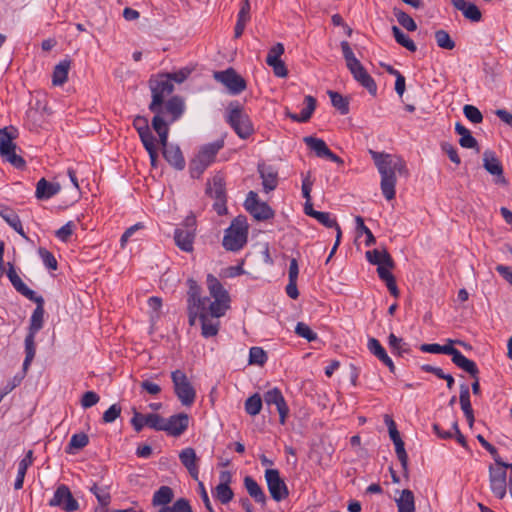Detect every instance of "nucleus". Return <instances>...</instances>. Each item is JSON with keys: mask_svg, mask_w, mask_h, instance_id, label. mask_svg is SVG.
Returning a JSON list of instances; mask_svg holds the SVG:
<instances>
[{"mask_svg": "<svg viewBox=\"0 0 512 512\" xmlns=\"http://www.w3.org/2000/svg\"><path fill=\"white\" fill-rule=\"evenodd\" d=\"M18 136V130H0V155L11 165L18 169L25 167V160L16 154V144L14 140Z\"/></svg>", "mask_w": 512, "mask_h": 512, "instance_id": "obj_7", "label": "nucleus"}, {"mask_svg": "<svg viewBox=\"0 0 512 512\" xmlns=\"http://www.w3.org/2000/svg\"><path fill=\"white\" fill-rule=\"evenodd\" d=\"M248 223L243 215L234 218L230 226L225 230L223 247L228 251H239L247 242Z\"/></svg>", "mask_w": 512, "mask_h": 512, "instance_id": "obj_6", "label": "nucleus"}, {"mask_svg": "<svg viewBox=\"0 0 512 512\" xmlns=\"http://www.w3.org/2000/svg\"><path fill=\"white\" fill-rule=\"evenodd\" d=\"M452 362L460 369L469 373L472 377H476L479 373L476 363L465 357L461 352L452 359Z\"/></svg>", "mask_w": 512, "mask_h": 512, "instance_id": "obj_43", "label": "nucleus"}, {"mask_svg": "<svg viewBox=\"0 0 512 512\" xmlns=\"http://www.w3.org/2000/svg\"><path fill=\"white\" fill-rule=\"evenodd\" d=\"M264 401L267 405H275L279 413V422L283 425L289 415L287 403L278 388L268 390L264 394Z\"/></svg>", "mask_w": 512, "mask_h": 512, "instance_id": "obj_18", "label": "nucleus"}, {"mask_svg": "<svg viewBox=\"0 0 512 512\" xmlns=\"http://www.w3.org/2000/svg\"><path fill=\"white\" fill-rule=\"evenodd\" d=\"M184 110L185 104L182 98L179 96L170 98L157 108V111H152L155 114L152 119V128H167L183 115Z\"/></svg>", "mask_w": 512, "mask_h": 512, "instance_id": "obj_4", "label": "nucleus"}, {"mask_svg": "<svg viewBox=\"0 0 512 512\" xmlns=\"http://www.w3.org/2000/svg\"><path fill=\"white\" fill-rule=\"evenodd\" d=\"M174 498L173 490L169 486H161L153 494L152 505L154 507H170L169 505Z\"/></svg>", "mask_w": 512, "mask_h": 512, "instance_id": "obj_34", "label": "nucleus"}, {"mask_svg": "<svg viewBox=\"0 0 512 512\" xmlns=\"http://www.w3.org/2000/svg\"><path fill=\"white\" fill-rule=\"evenodd\" d=\"M355 222L358 235L360 233H364V235H366L365 245L368 247L374 245L376 243V239L371 230L365 225L363 218L361 216H356Z\"/></svg>", "mask_w": 512, "mask_h": 512, "instance_id": "obj_52", "label": "nucleus"}, {"mask_svg": "<svg viewBox=\"0 0 512 512\" xmlns=\"http://www.w3.org/2000/svg\"><path fill=\"white\" fill-rule=\"evenodd\" d=\"M70 65L71 63L69 60H63L55 66L52 75L53 85L61 86L67 81Z\"/></svg>", "mask_w": 512, "mask_h": 512, "instance_id": "obj_41", "label": "nucleus"}, {"mask_svg": "<svg viewBox=\"0 0 512 512\" xmlns=\"http://www.w3.org/2000/svg\"><path fill=\"white\" fill-rule=\"evenodd\" d=\"M393 268L394 267H388L387 265L383 264L377 267V273L379 278L386 283V286L391 295L397 298L399 296V289L397 287L395 277L390 272V270Z\"/></svg>", "mask_w": 512, "mask_h": 512, "instance_id": "obj_33", "label": "nucleus"}, {"mask_svg": "<svg viewBox=\"0 0 512 512\" xmlns=\"http://www.w3.org/2000/svg\"><path fill=\"white\" fill-rule=\"evenodd\" d=\"M395 501L398 512H415V498L411 490H402L400 496Z\"/></svg>", "mask_w": 512, "mask_h": 512, "instance_id": "obj_36", "label": "nucleus"}, {"mask_svg": "<svg viewBox=\"0 0 512 512\" xmlns=\"http://www.w3.org/2000/svg\"><path fill=\"white\" fill-rule=\"evenodd\" d=\"M0 215L8 223L10 227H12L23 238L27 239V236L22 226V222L19 216L14 211L6 209L5 211L0 212Z\"/></svg>", "mask_w": 512, "mask_h": 512, "instance_id": "obj_44", "label": "nucleus"}, {"mask_svg": "<svg viewBox=\"0 0 512 512\" xmlns=\"http://www.w3.org/2000/svg\"><path fill=\"white\" fill-rule=\"evenodd\" d=\"M340 46L347 68L353 75L354 79L366 88L370 94L375 95L377 92V85L360 61L355 57L350 44L347 41H342Z\"/></svg>", "mask_w": 512, "mask_h": 512, "instance_id": "obj_3", "label": "nucleus"}, {"mask_svg": "<svg viewBox=\"0 0 512 512\" xmlns=\"http://www.w3.org/2000/svg\"><path fill=\"white\" fill-rule=\"evenodd\" d=\"M188 314L189 324L191 326L195 324L196 318L198 316L201 318V320H203L205 316L209 315V313L207 312V306L196 304H188Z\"/></svg>", "mask_w": 512, "mask_h": 512, "instance_id": "obj_55", "label": "nucleus"}, {"mask_svg": "<svg viewBox=\"0 0 512 512\" xmlns=\"http://www.w3.org/2000/svg\"><path fill=\"white\" fill-rule=\"evenodd\" d=\"M367 260L373 265H387L388 267H394V261L387 250L379 251L377 249L366 252Z\"/></svg>", "mask_w": 512, "mask_h": 512, "instance_id": "obj_37", "label": "nucleus"}, {"mask_svg": "<svg viewBox=\"0 0 512 512\" xmlns=\"http://www.w3.org/2000/svg\"><path fill=\"white\" fill-rule=\"evenodd\" d=\"M224 147V140L219 139L213 143L201 146L189 164L192 178H199L204 171L215 161L216 155Z\"/></svg>", "mask_w": 512, "mask_h": 512, "instance_id": "obj_5", "label": "nucleus"}, {"mask_svg": "<svg viewBox=\"0 0 512 512\" xmlns=\"http://www.w3.org/2000/svg\"><path fill=\"white\" fill-rule=\"evenodd\" d=\"M267 361V354L261 347H252L249 351V363L264 365Z\"/></svg>", "mask_w": 512, "mask_h": 512, "instance_id": "obj_57", "label": "nucleus"}, {"mask_svg": "<svg viewBox=\"0 0 512 512\" xmlns=\"http://www.w3.org/2000/svg\"><path fill=\"white\" fill-rule=\"evenodd\" d=\"M367 348L371 354L377 357L383 364H385L390 372H395V365L392 359L388 356L386 350L376 338H369Z\"/></svg>", "mask_w": 512, "mask_h": 512, "instance_id": "obj_28", "label": "nucleus"}, {"mask_svg": "<svg viewBox=\"0 0 512 512\" xmlns=\"http://www.w3.org/2000/svg\"><path fill=\"white\" fill-rule=\"evenodd\" d=\"M36 353V347H35V335L34 334H27L25 338V359L23 362V371L24 373L28 370L31 362L33 361Z\"/></svg>", "mask_w": 512, "mask_h": 512, "instance_id": "obj_45", "label": "nucleus"}, {"mask_svg": "<svg viewBox=\"0 0 512 512\" xmlns=\"http://www.w3.org/2000/svg\"><path fill=\"white\" fill-rule=\"evenodd\" d=\"M258 172L262 179L263 189L266 193L276 189L278 185V173L273 167L265 164H259Z\"/></svg>", "mask_w": 512, "mask_h": 512, "instance_id": "obj_26", "label": "nucleus"}, {"mask_svg": "<svg viewBox=\"0 0 512 512\" xmlns=\"http://www.w3.org/2000/svg\"><path fill=\"white\" fill-rule=\"evenodd\" d=\"M262 398L258 393L253 394L246 399L244 407L245 411L250 416H256L262 409Z\"/></svg>", "mask_w": 512, "mask_h": 512, "instance_id": "obj_48", "label": "nucleus"}, {"mask_svg": "<svg viewBox=\"0 0 512 512\" xmlns=\"http://www.w3.org/2000/svg\"><path fill=\"white\" fill-rule=\"evenodd\" d=\"M226 119L231 128H251L252 123L239 104L231 103L227 109Z\"/></svg>", "mask_w": 512, "mask_h": 512, "instance_id": "obj_20", "label": "nucleus"}, {"mask_svg": "<svg viewBox=\"0 0 512 512\" xmlns=\"http://www.w3.org/2000/svg\"><path fill=\"white\" fill-rule=\"evenodd\" d=\"M295 333L309 342L317 339V334L313 332L311 328L303 322L297 323L295 327Z\"/></svg>", "mask_w": 512, "mask_h": 512, "instance_id": "obj_59", "label": "nucleus"}, {"mask_svg": "<svg viewBox=\"0 0 512 512\" xmlns=\"http://www.w3.org/2000/svg\"><path fill=\"white\" fill-rule=\"evenodd\" d=\"M60 190L59 183H51L45 178H41L36 184L35 196L39 200H47L59 193Z\"/></svg>", "mask_w": 512, "mask_h": 512, "instance_id": "obj_30", "label": "nucleus"}, {"mask_svg": "<svg viewBox=\"0 0 512 512\" xmlns=\"http://www.w3.org/2000/svg\"><path fill=\"white\" fill-rule=\"evenodd\" d=\"M389 346L396 351L399 355L409 352V345L398 338L395 334L391 333L388 337Z\"/></svg>", "mask_w": 512, "mask_h": 512, "instance_id": "obj_56", "label": "nucleus"}, {"mask_svg": "<svg viewBox=\"0 0 512 512\" xmlns=\"http://www.w3.org/2000/svg\"><path fill=\"white\" fill-rule=\"evenodd\" d=\"M319 223H321L322 225L328 227V228H335L336 229V232L338 233V228H340V226L338 225L337 221L335 218H332L330 213L328 212H318V213H315V217H314Z\"/></svg>", "mask_w": 512, "mask_h": 512, "instance_id": "obj_62", "label": "nucleus"}, {"mask_svg": "<svg viewBox=\"0 0 512 512\" xmlns=\"http://www.w3.org/2000/svg\"><path fill=\"white\" fill-rule=\"evenodd\" d=\"M283 53V44L277 43L270 48L266 58V63L273 69V72L277 77H286L288 74L285 63L281 60Z\"/></svg>", "mask_w": 512, "mask_h": 512, "instance_id": "obj_17", "label": "nucleus"}, {"mask_svg": "<svg viewBox=\"0 0 512 512\" xmlns=\"http://www.w3.org/2000/svg\"><path fill=\"white\" fill-rule=\"evenodd\" d=\"M33 463V451L29 450L25 457L19 462L17 477L14 483V488L19 490L23 487L24 478L29 466Z\"/></svg>", "mask_w": 512, "mask_h": 512, "instance_id": "obj_39", "label": "nucleus"}, {"mask_svg": "<svg viewBox=\"0 0 512 512\" xmlns=\"http://www.w3.org/2000/svg\"><path fill=\"white\" fill-rule=\"evenodd\" d=\"M146 151H159L168 140V130H137Z\"/></svg>", "mask_w": 512, "mask_h": 512, "instance_id": "obj_14", "label": "nucleus"}, {"mask_svg": "<svg viewBox=\"0 0 512 512\" xmlns=\"http://www.w3.org/2000/svg\"><path fill=\"white\" fill-rule=\"evenodd\" d=\"M393 36L398 44L405 47L407 50L411 52H415L417 50L416 44L414 41L407 36L404 32L401 31L397 26L392 27Z\"/></svg>", "mask_w": 512, "mask_h": 512, "instance_id": "obj_47", "label": "nucleus"}, {"mask_svg": "<svg viewBox=\"0 0 512 512\" xmlns=\"http://www.w3.org/2000/svg\"><path fill=\"white\" fill-rule=\"evenodd\" d=\"M244 486L249 496L253 498L257 503L262 505L266 504L267 497L263 489L251 476H246L244 478Z\"/></svg>", "mask_w": 512, "mask_h": 512, "instance_id": "obj_32", "label": "nucleus"}, {"mask_svg": "<svg viewBox=\"0 0 512 512\" xmlns=\"http://www.w3.org/2000/svg\"><path fill=\"white\" fill-rule=\"evenodd\" d=\"M122 408L119 404L111 405L102 416V421L105 424L113 423L121 414Z\"/></svg>", "mask_w": 512, "mask_h": 512, "instance_id": "obj_63", "label": "nucleus"}, {"mask_svg": "<svg viewBox=\"0 0 512 512\" xmlns=\"http://www.w3.org/2000/svg\"><path fill=\"white\" fill-rule=\"evenodd\" d=\"M89 443V438L85 433H78L72 435L69 445L66 449V452L69 454L74 453V449L79 450L87 446Z\"/></svg>", "mask_w": 512, "mask_h": 512, "instance_id": "obj_50", "label": "nucleus"}, {"mask_svg": "<svg viewBox=\"0 0 512 512\" xmlns=\"http://www.w3.org/2000/svg\"><path fill=\"white\" fill-rule=\"evenodd\" d=\"M163 423L164 418L159 414L150 413L144 415L136 411V409H133V417L131 419V424L136 432H140L145 426L156 431H161Z\"/></svg>", "mask_w": 512, "mask_h": 512, "instance_id": "obj_16", "label": "nucleus"}, {"mask_svg": "<svg viewBox=\"0 0 512 512\" xmlns=\"http://www.w3.org/2000/svg\"><path fill=\"white\" fill-rule=\"evenodd\" d=\"M331 103L341 114H347L349 112V100L338 92L328 91Z\"/></svg>", "mask_w": 512, "mask_h": 512, "instance_id": "obj_46", "label": "nucleus"}, {"mask_svg": "<svg viewBox=\"0 0 512 512\" xmlns=\"http://www.w3.org/2000/svg\"><path fill=\"white\" fill-rule=\"evenodd\" d=\"M159 512H193V510L187 499L179 498L170 507L160 508Z\"/></svg>", "mask_w": 512, "mask_h": 512, "instance_id": "obj_53", "label": "nucleus"}, {"mask_svg": "<svg viewBox=\"0 0 512 512\" xmlns=\"http://www.w3.org/2000/svg\"><path fill=\"white\" fill-rule=\"evenodd\" d=\"M31 301L35 302L37 304L35 310L32 313V316L30 318V325H29V334L36 335L38 331H40L43 327V318H44V299L42 296H36L34 299H31Z\"/></svg>", "mask_w": 512, "mask_h": 512, "instance_id": "obj_27", "label": "nucleus"}, {"mask_svg": "<svg viewBox=\"0 0 512 512\" xmlns=\"http://www.w3.org/2000/svg\"><path fill=\"white\" fill-rule=\"evenodd\" d=\"M187 285L189 288L187 293V304L207 306L208 298L201 297V287L198 285V283L194 279L190 278L187 280Z\"/></svg>", "mask_w": 512, "mask_h": 512, "instance_id": "obj_35", "label": "nucleus"}, {"mask_svg": "<svg viewBox=\"0 0 512 512\" xmlns=\"http://www.w3.org/2000/svg\"><path fill=\"white\" fill-rule=\"evenodd\" d=\"M49 506L60 507L66 512H74L79 508L77 500L73 497L70 489L64 484L57 487L49 501Z\"/></svg>", "mask_w": 512, "mask_h": 512, "instance_id": "obj_13", "label": "nucleus"}, {"mask_svg": "<svg viewBox=\"0 0 512 512\" xmlns=\"http://www.w3.org/2000/svg\"><path fill=\"white\" fill-rule=\"evenodd\" d=\"M214 78L222 83L232 94H239L246 88L245 80L232 68L215 72Z\"/></svg>", "mask_w": 512, "mask_h": 512, "instance_id": "obj_15", "label": "nucleus"}, {"mask_svg": "<svg viewBox=\"0 0 512 512\" xmlns=\"http://www.w3.org/2000/svg\"><path fill=\"white\" fill-rule=\"evenodd\" d=\"M483 166L484 168L494 176L503 178V167L500 161L495 157L494 153L486 151L483 155Z\"/></svg>", "mask_w": 512, "mask_h": 512, "instance_id": "obj_38", "label": "nucleus"}, {"mask_svg": "<svg viewBox=\"0 0 512 512\" xmlns=\"http://www.w3.org/2000/svg\"><path fill=\"white\" fill-rule=\"evenodd\" d=\"M460 135L459 144L463 148H476L478 150V144L476 139L469 133L470 130H456Z\"/></svg>", "mask_w": 512, "mask_h": 512, "instance_id": "obj_64", "label": "nucleus"}, {"mask_svg": "<svg viewBox=\"0 0 512 512\" xmlns=\"http://www.w3.org/2000/svg\"><path fill=\"white\" fill-rule=\"evenodd\" d=\"M396 455L401 463L405 477H408V455L406 453L403 440H398L394 443Z\"/></svg>", "mask_w": 512, "mask_h": 512, "instance_id": "obj_54", "label": "nucleus"}, {"mask_svg": "<svg viewBox=\"0 0 512 512\" xmlns=\"http://www.w3.org/2000/svg\"><path fill=\"white\" fill-rule=\"evenodd\" d=\"M316 108V99L313 96L307 95L304 98V107L299 113L292 114L291 117L297 122H306L310 119Z\"/></svg>", "mask_w": 512, "mask_h": 512, "instance_id": "obj_40", "label": "nucleus"}, {"mask_svg": "<svg viewBox=\"0 0 512 512\" xmlns=\"http://www.w3.org/2000/svg\"><path fill=\"white\" fill-rule=\"evenodd\" d=\"M264 476L269 493L273 500L280 502L288 497V487L284 480L280 477V473L277 469H266Z\"/></svg>", "mask_w": 512, "mask_h": 512, "instance_id": "obj_12", "label": "nucleus"}, {"mask_svg": "<svg viewBox=\"0 0 512 512\" xmlns=\"http://www.w3.org/2000/svg\"><path fill=\"white\" fill-rule=\"evenodd\" d=\"M496 467H489V485L492 493L498 498L503 499L507 493V474L508 464L500 458H495Z\"/></svg>", "mask_w": 512, "mask_h": 512, "instance_id": "obj_9", "label": "nucleus"}, {"mask_svg": "<svg viewBox=\"0 0 512 512\" xmlns=\"http://www.w3.org/2000/svg\"><path fill=\"white\" fill-rule=\"evenodd\" d=\"M179 459L182 465L188 470L191 477L195 480L198 479L199 467H198V457L193 448L187 447L183 449L179 453Z\"/></svg>", "mask_w": 512, "mask_h": 512, "instance_id": "obj_25", "label": "nucleus"}, {"mask_svg": "<svg viewBox=\"0 0 512 512\" xmlns=\"http://www.w3.org/2000/svg\"><path fill=\"white\" fill-rule=\"evenodd\" d=\"M195 236H196V234L192 230L176 228L175 232H174L175 244L182 251L192 252Z\"/></svg>", "mask_w": 512, "mask_h": 512, "instance_id": "obj_29", "label": "nucleus"}, {"mask_svg": "<svg viewBox=\"0 0 512 512\" xmlns=\"http://www.w3.org/2000/svg\"><path fill=\"white\" fill-rule=\"evenodd\" d=\"M393 12H394V15H395L398 23L402 27H404L406 30H408V31H415L417 29L416 22L407 13H405L404 11H401V10H399L397 8H394Z\"/></svg>", "mask_w": 512, "mask_h": 512, "instance_id": "obj_51", "label": "nucleus"}, {"mask_svg": "<svg viewBox=\"0 0 512 512\" xmlns=\"http://www.w3.org/2000/svg\"><path fill=\"white\" fill-rule=\"evenodd\" d=\"M150 87L152 102L149 108L151 111H157V108L164 103V99L173 92L174 85L169 76L160 75L155 80L150 81Z\"/></svg>", "mask_w": 512, "mask_h": 512, "instance_id": "obj_10", "label": "nucleus"}, {"mask_svg": "<svg viewBox=\"0 0 512 512\" xmlns=\"http://www.w3.org/2000/svg\"><path fill=\"white\" fill-rule=\"evenodd\" d=\"M219 331V322L207 319V316L202 320V335L206 338L217 335Z\"/></svg>", "mask_w": 512, "mask_h": 512, "instance_id": "obj_58", "label": "nucleus"}, {"mask_svg": "<svg viewBox=\"0 0 512 512\" xmlns=\"http://www.w3.org/2000/svg\"><path fill=\"white\" fill-rule=\"evenodd\" d=\"M244 207L258 221L269 220L275 215L274 210L266 202L260 201L254 191L247 194Z\"/></svg>", "mask_w": 512, "mask_h": 512, "instance_id": "obj_11", "label": "nucleus"}, {"mask_svg": "<svg viewBox=\"0 0 512 512\" xmlns=\"http://www.w3.org/2000/svg\"><path fill=\"white\" fill-rule=\"evenodd\" d=\"M464 115L473 124H479L483 120L482 113L480 110L473 105H465L463 108Z\"/></svg>", "mask_w": 512, "mask_h": 512, "instance_id": "obj_60", "label": "nucleus"}, {"mask_svg": "<svg viewBox=\"0 0 512 512\" xmlns=\"http://www.w3.org/2000/svg\"><path fill=\"white\" fill-rule=\"evenodd\" d=\"M230 481L231 474L228 471L220 473V483L215 487L214 497L222 504H227L233 499L234 493L229 486Z\"/></svg>", "mask_w": 512, "mask_h": 512, "instance_id": "obj_22", "label": "nucleus"}, {"mask_svg": "<svg viewBox=\"0 0 512 512\" xmlns=\"http://www.w3.org/2000/svg\"><path fill=\"white\" fill-rule=\"evenodd\" d=\"M207 288L212 301L208 298L207 312L215 318L225 315L230 308V295L222 283L212 274L207 275Z\"/></svg>", "mask_w": 512, "mask_h": 512, "instance_id": "obj_2", "label": "nucleus"}, {"mask_svg": "<svg viewBox=\"0 0 512 512\" xmlns=\"http://www.w3.org/2000/svg\"><path fill=\"white\" fill-rule=\"evenodd\" d=\"M174 392L183 406H191L196 399V391L186 374L181 370L171 373Z\"/></svg>", "mask_w": 512, "mask_h": 512, "instance_id": "obj_8", "label": "nucleus"}, {"mask_svg": "<svg viewBox=\"0 0 512 512\" xmlns=\"http://www.w3.org/2000/svg\"><path fill=\"white\" fill-rule=\"evenodd\" d=\"M375 166L381 176L380 187L384 197L387 200L395 198V186L397 182L396 173L408 175V169L405 161L398 155H392L383 152L369 150Z\"/></svg>", "mask_w": 512, "mask_h": 512, "instance_id": "obj_1", "label": "nucleus"}, {"mask_svg": "<svg viewBox=\"0 0 512 512\" xmlns=\"http://www.w3.org/2000/svg\"><path fill=\"white\" fill-rule=\"evenodd\" d=\"M38 254H39L40 258L42 259L44 265L47 268H49L51 270L57 269V266H58L57 260L50 251H48L47 249H45L43 247H40L38 249Z\"/></svg>", "mask_w": 512, "mask_h": 512, "instance_id": "obj_61", "label": "nucleus"}, {"mask_svg": "<svg viewBox=\"0 0 512 512\" xmlns=\"http://www.w3.org/2000/svg\"><path fill=\"white\" fill-rule=\"evenodd\" d=\"M451 3L455 9L463 13L465 18L474 22L481 20V11L475 4L467 3L465 0H451Z\"/></svg>", "mask_w": 512, "mask_h": 512, "instance_id": "obj_31", "label": "nucleus"}, {"mask_svg": "<svg viewBox=\"0 0 512 512\" xmlns=\"http://www.w3.org/2000/svg\"><path fill=\"white\" fill-rule=\"evenodd\" d=\"M189 425V416L185 413L172 415L168 419L164 418L161 431H165L171 436H180Z\"/></svg>", "mask_w": 512, "mask_h": 512, "instance_id": "obj_19", "label": "nucleus"}, {"mask_svg": "<svg viewBox=\"0 0 512 512\" xmlns=\"http://www.w3.org/2000/svg\"><path fill=\"white\" fill-rule=\"evenodd\" d=\"M434 37L438 47L446 50H452L455 48V42L447 31L443 29L437 30Z\"/></svg>", "mask_w": 512, "mask_h": 512, "instance_id": "obj_49", "label": "nucleus"}, {"mask_svg": "<svg viewBox=\"0 0 512 512\" xmlns=\"http://www.w3.org/2000/svg\"><path fill=\"white\" fill-rule=\"evenodd\" d=\"M206 192L212 198H224L226 197L225 181L222 175L217 174L212 178L211 184L208 185Z\"/></svg>", "mask_w": 512, "mask_h": 512, "instance_id": "obj_42", "label": "nucleus"}, {"mask_svg": "<svg viewBox=\"0 0 512 512\" xmlns=\"http://www.w3.org/2000/svg\"><path fill=\"white\" fill-rule=\"evenodd\" d=\"M7 277L9 278L15 290L24 297L31 300L37 296L36 293L22 281L21 277L16 272L14 265L10 262L8 263Z\"/></svg>", "mask_w": 512, "mask_h": 512, "instance_id": "obj_23", "label": "nucleus"}, {"mask_svg": "<svg viewBox=\"0 0 512 512\" xmlns=\"http://www.w3.org/2000/svg\"><path fill=\"white\" fill-rule=\"evenodd\" d=\"M304 140H305L306 144L308 145V147L311 150H313L318 157H322V158L325 157V158H328L329 160H331L335 163H339V164L343 163V160L339 156L334 154L328 148V146L326 145V143L323 140L318 139V138H313V137H306Z\"/></svg>", "mask_w": 512, "mask_h": 512, "instance_id": "obj_21", "label": "nucleus"}, {"mask_svg": "<svg viewBox=\"0 0 512 512\" xmlns=\"http://www.w3.org/2000/svg\"><path fill=\"white\" fill-rule=\"evenodd\" d=\"M161 150L164 158L170 165L178 170H182L185 167L184 157L177 145L169 144L167 141Z\"/></svg>", "mask_w": 512, "mask_h": 512, "instance_id": "obj_24", "label": "nucleus"}]
</instances>
